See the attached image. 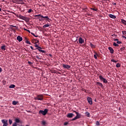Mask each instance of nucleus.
<instances>
[{"label":"nucleus","instance_id":"864d4df0","mask_svg":"<svg viewBox=\"0 0 126 126\" xmlns=\"http://www.w3.org/2000/svg\"><path fill=\"white\" fill-rule=\"evenodd\" d=\"M125 47H123V48H122V49H121V50H122L123 51H124V50H125Z\"/></svg>","mask_w":126,"mask_h":126},{"label":"nucleus","instance_id":"72a5a7b5","mask_svg":"<svg viewBox=\"0 0 126 126\" xmlns=\"http://www.w3.org/2000/svg\"><path fill=\"white\" fill-rule=\"evenodd\" d=\"M91 9H92V10H94V11H97V10H98V9H95L94 8H91Z\"/></svg>","mask_w":126,"mask_h":126},{"label":"nucleus","instance_id":"a18cd8bd","mask_svg":"<svg viewBox=\"0 0 126 126\" xmlns=\"http://www.w3.org/2000/svg\"><path fill=\"white\" fill-rule=\"evenodd\" d=\"M28 63H29V64H32L33 63H31L30 61H28Z\"/></svg>","mask_w":126,"mask_h":126},{"label":"nucleus","instance_id":"2eb2a0df","mask_svg":"<svg viewBox=\"0 0 126 126\" xmlns=\"http://www.w3.org/2000/svg\"><path fill=\"white\" fill-rule=\"evenodd\" d=\"M17 40H18V41H19V42H21V41H22V40H23V39L22 38V37L18 35L17 37Z\"/></svg>","mask_w":126,"mask_h":126},{"label":"nucleus","instance_id":"49530a36","mask_svg":"<svg viewBox=\"0 0 126 126\" xmlns=\"http://www.w3.org/2000/svg\"><path fill=\"white\" fill-rule=\"evenodd\" d=\"M68 124V123H67V122H65L64 123V126H67V124Z\"/></svg>","mask_w":126,"mask_h":126},{"label":"nucleus","instance_id":"c85d7f7f","mask_svg":"<svg viewBox=\"0 0 126 126\" xmlns=\"http://www.w3.org/2000/svg\"><path fill=\"white\" fill-rule=\"evenodd\" d=\"M113 46H114V47H119V44H117L116 42H114Z\"/></svg>","mask_w":126,"mask_h":126},{"label":"nucleus","instance_id":"a878e982","mask_svg":"<svg viewBox=\"0 0 126 126\" xmlns=\"http://www.w3.org/2000/svg\"><path fill=\"white\" fill-rule=\"evenodd\" d=\"M121 22H122V23H123V24H125V25H126V21L124 20V19H121Z\"/></svg>","mask_w":126,"mask_h":126},{"label":"nucleus","instance_id":"f3484780","mask_svg":"<svg viewBox=\"0 0 126 126\" xmlns=\"http://www.w3.org/2000/svg\"><path fill=\"white\" fill-rule=\"evenodd\" d=\"M108 50L109 51H110L111 54H114V49H113V48L109 47H108Z\"/></svg>","mask_w":126,"mask_h":126},{"label":"nucleus","instance_id":"39448f33","mask_svg":"<svg viewBox=\"0 0 126 126\" xmlns=\"http://www.w3.org/2000/svg\"><path fill=\"white\" fill-rule=\"evenodd\" d=\"M21 123V121H20V120L18 118H16L15 119V122L13 124L12 126H17L18 124Z\"/></svg>","mask_w":126,"mask_h":126},{"label":"nucleus","instance_id":"b1692460","mask_svg":"<svg viewBox=\"0 0 126 126\" xmlns=\"http://www.w3.org/2000/svg\"><path fill=\"white\" fill-rule=\"evenodd\" d=\"M85 115L88 117V118H89L90 117V113L88 112H86L85 113Z\"/></svg>","mask_w":126,"mask_h":126},{"label":"nucleus","instance_id":"c9c22d12","mask_svg":"<svg viewBox=\"0 0 126 126\" xmlns=\"http://www.w3.org/2000/svg\"><path fill=\"white\" fill-rule=\"evenodd\" d=\"M24 30H25V31H27V32H29V33H30V31L29 30L24 28Z\"/></svg>","mask_w":126,"mask_h":126},{"label":"nucleus","instance_id":"412c9836","mask_svg":"<svg viewBox=\"0 0 126 126\" xmlns=\"http://www.w3.org/2000/svg\"><path fill=\"white\" fill-rule=\"evenodd\" d=\"M41 125H42L43 126H47V122H46L44 120L41 121Z\"/></svg>","mask_w":126,"mask_h":126},{"label":"nucleus","instance_id":"37998d69","mask_svg":"<svg viewBox=\"0 0 126 126\" xmlns=\"http://www.w3.org/2000/svg\"><path fill=\"white\" fill-rule=\"evenodd\" d=\"M31 34H32V36H34V37H37V36L35 35V34H34V33L32 32Z\"/></svg>","mask_w":126,"mask_h":126},{"label":"nucleus","instance_id":"4be33fe9","mask_svg":"<svg viewBox=\"0 0 126 126\" xmlns=\"http://www.w3.org/2000/svg\"><path fill=\"white\" fill-rule=\"evenodd\" d=\"M33 44H37L39 43V40L37 39H34V40L32 41Z\"/></svg>","mask_w":126,"mask_h":126},{"label":"nucleus","instance_id":"f03ea898","mask_svg":"<svg viewBox=\"0 0 126 126\" xmlns=\"http://www.w3.org/2000/svg\"><path fill=\"white\" fill-rule=\"evenodd\" d=\"M48 111V109H45L44 110H39V114H41L43 116H46Z\"/></svg>","mask_w":126,"mask_h":126},{"label":"nucleus","instance_id":"bf43d9fd","mask_svg":"<svg viewBox=\"0 0 126 126\" xmlns=\"http://www.w3.org/2000/svg\"><path fill=\"white\" fill-rule=\"evenodd\" d=\"M115 34H113L112 35V36H115Z\"/></svg>","mask_w":126,"mask_h":126},{"label":"nucleus","instance_id":"f8f14e48","mask_svg":"<svg viewBox=\"0 0 126 126\" xmlns=\"http://www.w3.org/2000/svg\"><path fill=\"white\" fill-rule=\"evenodd\" d=\"M63 67L64 68H66L67 69H68L70 68V65H66V64H63Z\"/></svg>","mask_w":126,"mask_h":126},{"label":"nucleus","instance_id":"603ef678","mask_svg":"<svg viewBox=\"0 0 126 126\" xmlns=\"http://www.w3.org/2000/svg\"><path fill=\"white\" fill-rule=\"evenodd\" d=\"M31 49H32V50H34V48H33V47L32 46H30Z\"/></svg>","mask_w":126,"mask_h":126},{"label":"nucleus","instance_id":"e433bc0d","mask_svg":"<svg viewBox=\"0 0 126 126\" xmlns=\"http://www.w3.org/2000/svg\"><path fill=\"white\" fill-rule=\"evenodd\" d=\"M28 13H31V12H32V9H30L28 11Z\"/></svg>","mask_w":126,"mask_h":126},{"label":"nucleus","instance_id":"2f4dec72","mask_svg":"<svg viewBox=\"0 0 126 126\" xmlns=\"http://www.w3.org/2000/svg\"><path fill=\"white\" fill-rule=\"evenodd\" d=\"M111 62H112L113 63H118V61H115L113 59L111 60Z\"/></svg>","mask_w":126,"mask_h":126},{"label":"nucleus","instance_id":"c03bdc74","mask_svg":"<svg viewBox=\"0 0 126 126\" xmlns=\"http://www.w3.org/2000/svg\"><path fill=\"white\" fill-rule=\"evenodd\" d=\"M117 44H122V41H118L117 42Z\"/></svg>","mask_w":126,"mask_h":126},{"label":"nucleus","instance_id":"cd10ccee","mask_svg":"<svg viewBox=\"0 0 126 126\" xmlns=\"http://www.w3.org/2000/svg\"><path fill=\"white\" fill-rule=\"evenodd\" d=\"M15 87V85H10V86L9 87V88H14Z\"/></svg>","mask_w":126,"mask_h":126},{"label":"nucleus","instance_id":"e2e57ef3","mask_svg":"<svg viewBox=\"0 0 126 126\" xmlns=\"http://www.w3.org/2000/svg\"><path fill=\"white\" fill-rule=\"evenodd\" d=\"M26 126H28V125H26Z\"/></svg>","mask_w":126,"mask_h":126},{"label":"nucleus","instance_id":"9d476101","mask_svg":"<svg viewBox=\"0 0 126 126\" xmlns=\"http://www.w3.org/2000/svg\"><path fill=\"white\" fill-rule=\"evenodd\" d=\"M43 18H46L45 20H47L49 22H50V20H51V19L49 18L48 16H41V19H39L40 21L43 20Z\"/></svg>","mask_w":126,"mask_h":126},{"label":"nucleus","instance_id":"5fc2aeb1","mask_svg":"<svg viewBox=\"0 0 126 126\" xmlns=\"http://www.w3.org/2000/svg\"><path fill=\"white\" fill-rule=\"evenodd\" d=\"M73 113H75V114H76V113H77V112H76L75 111H73Z\"/></svg>","mask_w":126,"mask_h":126},{"label":"nucleus","instance_id":"58836bf2","mask_svg":"<svg viewBox=\"0 0 126 126\" xmlns=\"http://www.w3.org/2000/svg\"><path fill=\"white\" fill-rule=\"evenodd\" d=\"M96 126H100V123H99V121H97L96 122Z\"/></svg>","mask_w":126,"mask_h":126},{"label":"nucleus","instance_id":"4c0bfd02","mask_svg":"<svg viewBox=\"0 0 126 126\" xmlns=\"http://www.w3.org/2000/svg\"><path fill=\"white\" fill-rule=\"evenodd\" d=\"M9 125H11V124H12V120L9 119Z\"/></svg>","mask_w":126,"mask_h":126},{"label":"nucleus","instance_id":"0eeeda50","mask_svg":"<svg viewBox=\"0 0 126 126\" xmlns=\"http://www.w3.org/2000/svg\"><path fill=\"white\" fill-rule=\"evenodd\" d=\"M1 122L2 124H3V126H7L8 125V124H7V120L3 119L1 120Z\"/></svg>","mask_w":126,"mask_h":126},{"label":"nucleus","instance_id":"f257e3e1","mask_svg":"<svg viewBox=\"0 0 126 126\" xmlns=\"http://www.w3.org/2000/svg\"><path fill=\"white\" fill-rule=\"evenodd\" d=\"M43 99L44 96H43V94H38L34 98V100H38V101H42Z\"/></svg>","mask_w":126,"mask_h":126},{"label":"nucleus","instance_id":"7c9ffc66","mask_svg":"<svg viewBox=\"0 0 126 126\" xmlns=\"http://www.w3.org/2000/svg\"><path fill=\"white\" fill-rule=\"evenodd\" d=\"M116 67H121V64L120 63H117L116 64Z\"/></svg>","mask_w":126,"mask_h":126},{"label":"nucleus","instance_id":"052dcab7","mask_svg":"<svg viewBox=\"0 0 126 126\" xmlns=\"http://www.w3.org/2000/svg\"><path fill=\"white\" fill-rule=\"evenodd\" d=\"M0 11H1V8H0Z\"/></svg>","mask_w":126,"mask_h":126},{"label":"nucleus","instance_id":"dca6fc26","mask_svg":"<svg viewBox=\"0 0 126 126\" xmlns=\"http://www.w3.org/2000/svg\"><path fill=\"white\" fill-rule=\"evenodd\" d=\"M109 17H110V18H112L113 19H115L116 18V16H115L112 14H110L109 15Z\"/></svg>","mask_w":126,"mask_h":126},{"label":"nucleus","instance_id":"c756f323","mask_svg":"<svg viewBox=\"0 0 126 126\" xmlns=\"http://www.w3.org/2000/svg\"><path fill=\"white\" fill-rule=\"evenodd\" d=\"M42 17L43 16L42 15H41V14H38V15H35L34 17Z\"/></svg>","mask_w":126,"mask_h":126},{"label":"nucleus","instance_id":"6e6d98bb","mask_svg":"<svg viewBox=\"0 0 126 126\" xmlns=\"http://www.w3.org/2000/svg\"><path fill=\"white\" fill-rule=\"evenodd\" d=\"M113 5H116V4H117V3H113Z\"/></svg>","mask_w":126,"mask_h":126},{"label":"nucleus","instance_id":"4468645a","mask_svg":"<svg viewBox=\"0 0 126 126\" xmlns=\"http://www.w3.org/2000/svg\"><path fill=\"white\" fill-rule=\"evenodd\" d=\"M95 85H97V86H99V87L103 88V84H102V83L97 82H96Z\"/></svg>","mask_w":126,"mask_h":126},{"label":"nucleus","instance_id":"ddd939ff","mask_svg":"<svg viewBox=\"0 0 126 126\" xmlns=\"http://www.w3.org/2000/svg\"><path fill=\"white\" fill-rule=\"evenodd\" d=\"M73 116H74V114H73V113H68L66 117L67 118H72Z\"/></svg>","mask_w":126,"mask_h":126},{"label":"nucleus","instance_id":"4d7b16f0","mask_svg":"<svg viewBox=\"0 0 126 126\" xmlns=\"http://www.w3.org/2000/svg\"><path fill=\"white\" fill-rule=\"evenodd\" d=\"M43 28H46V25H45L44 26H43Z\"/></svg>","mask_w":126,"mask_h":126},{"label":"nucleus","instance_id":"473e14b6","mask_svg":"<svg viewBox=\"0 0 126 126\" xmlns=\"http://www.w3.org/2000/svg\"><path fill=\"white\" fill-rule=\"evenodd\" d=\"M82 91H84V92H85V93H88V91H87L84 89H82Z\"/></svg>","mask_w":126,"mask_h":126},{"label":"nucleus","instance_id":"a211bd4d","mask_svg":"<svg viewBox=\"0 0 126 126\" xmlns=\"http://www.w3.org/2000/svg\"><path fill=\"white\" fill-rule=\"evenodd\" d=\"M90 47H91L92 49H94L96 48V45L93 44L92 42L90 43Z\"/></svg>","mask_w":126,"mask_h":126},{"label":"nucleus","instance_id":"f704fd0d","mask_svg":"<svg viewBox=\"0 0 126 126\" xmlns=\"http://www.w3.org/2000/svg\"><path fill=\"white\" fill-rule=\"evenodd\" d=\"M26 43H27V44H28V45H31V42H30V41H28V40H27V41H26Z\"/></svg>","mask_w":126,"mask_h":126},{"label":"nucleus","instance_id":"6e6552de","mask_svg":"<svg viewBox=\"0 0 126 126\" xmlns=\"http://www.w3.org/2000/svg\"><path fill=\"white\" fill-rule=\"evenodd\" d=\"M43 18H46L45 20H47L49 22H50V20H51V19L49 18L48 16H41V19H39L40 21L43 20Z\"/></svg>","mask_w":126,"mask_h":126},{"label":"nucleus","instance_id":"423d86ee","mask_svg":"<svg viewBox=\"0 0 126 126\" xmlns=\"http://www.w3.org/2000/svg\"><path fill=\"white\" fill-rule=\"evenodd\" d=\"M87 100L90 105H92V104H93V102L92 101V98L90 97V96H88L87 97Z\"/></svg>","mask_w":126,"mask_h":126},{"label":"nucleus","instance_id":"20e7f679","mask_svg":"<svg viewBox=\"0 0 126 126\" xmlns=\"http://www.w3.org/2000/svg\"><path fill=\"white\" fill-rule=\"evenodd\" d=\"M98 77H99V79H100V80H101V81H103V83H105V84L108 83V80H107V79L104 78L103 76L99 75Z\"/></svg>","mask_w":126,"mask_h":126},{"label":"nucleus","instance_id":"680f3d73","mask_svg":"<svg viewBox=\"0 0 126 126\" xmlns=\"http://www.w3.org/2000/svg\"><path fill=\"white\" fill-rule=\"evenodd\" d=\"M22 4H24V3H22Z\"/></svg>","mask_w":126,"mask_h":126},{"label":"nucleus","instance_id":"a19ab883","mask_svg":"<svg viewBox=\"0 0 126 126\" xmlns=\"http://www.w3.org/2000/svg\"><path fill=\"white\" fill-rule=\"evenodd\" d=\"M94 58L95 60H97V55H96V54L94 55Z\"/></svg>","mask_w":126,"mask_h":126},{"label":"nucleus","instance_id":"13d9d810","mask_svg":"<svg viewBox=\"0 0 126 126\" xmlns=\"http://www.w3.org/2000/svg\"><path fill=\"white\" fill-rule=\"evenodd\" d=\"M49 57H52V55L51 54H49Z\"/></svg>","mask_w":126,"mask_h":126},{"label":"nucleus","instance_id":"de8ad7c7","mask_svg":"<svg viewBox=\"0 0 126 126\" xmlns=\"http://www.w3.org/2000/svg\"><path fill=\"white\" fill-rule=\"evenodd\" d=\"M114 41H119V39H118V38H115V39H114Z\"/></svg>","mask_w":126,"mask_h":126},{"label":"nucleus","instance_id":"5701e85b","mask_svg":"<svg viewBox=\"0 0 126 126\" xmlns=\"http://www.w3.org/2000/svg\"><path fill=\"white\" fill-rule=\"evenodd\" d=\"M6 46L5 45H3V46H1V49H2V50H3V51H5V50H6Z\"/></svg>","mask_w":126,"mask_h":126},{"label":"nucleus","instance_id":"9b49d317","mask_svg":"<svg viewBox=\"0 0 126 126\" xmlns=\"http://www.w3.org/2000/svg\"><path fill=\"white\" fill-rule=\"evenodd\" d=\"M79 44H83L84 43V40L81 37L79 38Z\"/></svg>","mask_w":126,"mask_h":126},{"label":"nucleus","instance_id":"3c124183","mask_svg":"<svg viewBox=\"0 0 126 126\" xmlns=\"http://www.w3.org/2000/svg\"><path fill=\"white\" fill-rule=\"evenodd\" d=\"M2 71V69L1 68V67H0V73Z\"/></svg>","mask_w":126,"mask_h":126},{"label":"nucleus","instance_id":"ea45409f","mask_svg":"<svg viewBox=\"0 0 126 126\" xmlns=\"http://www.w3.org/2000/svg\"><path fill=\"white\" fill-rule=\"evenodd\" d=\"M122 33H123V35H126V31H123Z\"/></svg>","mask_w":126,"mask_h":126},{"label":"nucleus","instance_id":"aec40b11","mask_svg":"<svg viewBox=\"0 0 126 126\" xmlns=\"http://www.w3.org/2000/svg\"><path fill=\"white\" fill-rule=\"evenodd\" d=\"M36 50H38V51H39V52H41V53L46 54V51H45V50H41V48H36Z\"/></svg>","mask_w":126,"mask_h":126},{"label":"nucleus","instance_id":"1a4fd4ad","mask_svg":"<svg viewBox=\"0 0 126 126\" xmlns=\"http://www.w3.org/2000/svg\"><path fill=\"white\" fill-rule=\"evenodd\" d=\"M43 18H46L45 20H47L49 22H50V20H51V19L49 18L48 16H41V19H39L40 21L43 20Z\"/></svg>","mask_w":126,"mask_h":126},{"label":"nucleus","instance_id":"8fccbe9b","mask_svg":"<svg viewBox=\"0 0 126 126\" xmlns=\"http://www.w3.org/2000/svg\"><path fill=\"white\" fill-rule=\"evenodd\" d=\"M10 27H15L16 28V26H13V25H11Z\"/></svg>","mask_w":126,"mask_h":126},{"label":"nucleus","instance_id":"09e8293b","mask_svg":"<svg viewBox=\"0 0 126 126\" xmlns=\"http://www.w3.org/2000/svg\"><path fill=\"white\" fill-rule=\"evenodd\" d=\"M122 38H123L124 39H126V37L125 35H122Z\"/></svg>","mask_w":126,"mask_h":126},{"label":"nucleus","instance_id":"79ce46f5","mask_svg":"<svg viewBox=\"0 0 126 126\" xmlns=\"http://www.w3.org/2000/svg\"><path fill=\"white\" fill-rule=\"evenodd\" d=\"M49 26H50V24H46L45 25V27L46 28V27H49Z\"/></svg>","mask_w":126,"mask_h":126},{"label":"nucleus","instance_id":"bb28decb","mask_svg":"<svg viewBox=\"0 0 126 126\" xmlns=\"http://www.w3.org/2000/svg\"><path fill=\"white\" fill-rule=\"evenodd\" d=\"M18 103L17 101L14 100L12 101V105H16Z\"/></svg>","mask_w":126,"mask_h":126},{"label":"nucleus","instance_id":"7ed1b4c3","mask_svg":"<svg viewBox=\"0 0 126 126\" xmlns=\"http://www.w3.org/2000/svg\"><path fill=\"white\" fill-rule=\"evenodd\" d=\"M76 116L72 119V121H76L78 119H80L81 118V114H79L78 112H76Z\"/></svg>","mask_w":126,"mask_h":126},{"label":"nucleus","instance_id":"6ab92c4d","mask_svg":"<svg viewBox=\"0 0 126 126\" xmlns=\"http://www.w3.org/2000/svg\"><path fill=\"white\" fill-rule=\"evenodd\" d=\"M18 18H20V19H22V20H25V17L21 15H19Z\"/></svg>","mask_w":126,"mask_h":126},{"label":"nucleus","instance_id":"393cba45","mask_svg":"<svg viewBox=\"0 0 126 126\" xmlns=\"http://www.w3.org/2000/svg\"><path fill=\"white\" fill-rule=\"evenodd\" d=\"M34 47H35V48H37V49H42V48L39 47L38 44H36V43L35 44Z\"/></svg>","mask_w":126,"mask_h":126}]
</instances>
